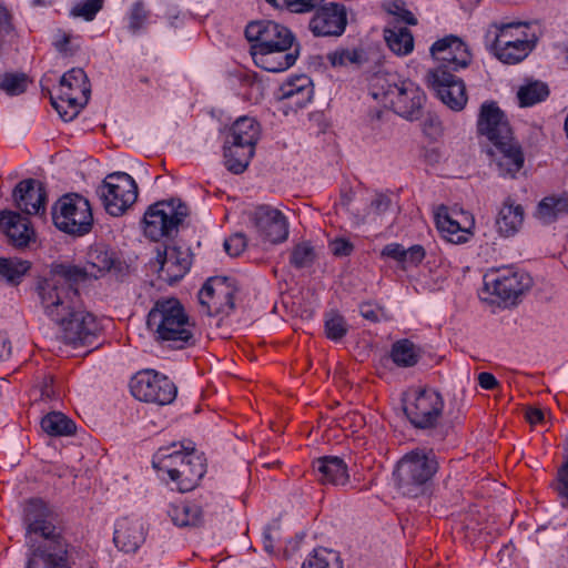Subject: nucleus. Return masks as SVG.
<instances>
[{
	"label": "nucleus",
	"mask_w": 568,
	"mask_h": 568,
	"mask_svg": "<svg viewBox=\"0 0 568 568\" xmlns=\"http://www.w3.org/2000/svg\"><path fill=\"white\" fill-rule=\"evenodd\" d=\"M169 516L174 525L179 527H196L203 523L202 508L196 504L172 505Z\"/></svg>",
	"instance_id": "obj_33"
},
{
	"label": "nucleus",
	"mask_w": 568,
	"mask_h": 568,
	"mask_svg": "<svg viewBox=\"0 0 568 568\" xmlns=\"http://www.w3.org/2000/svg\"><path fill=\"white\" fill-rule=\"evenodd\" d=\"M265 49L251 51L254 63L268 72H282L292 67L298 57V49Z\"/></svg>",
	"instance_id": "obj_27"
},
{
	"label": "nucleus",
	"mask_w": 568,
	"mask_h": 568,
	"mask_svg": "<svg viewBox=\"0 0 568 568\" xmlns=\"http://www.w3.org/2000/svg\"><path fill=\"white\" fill-rule=\"evenodd\" d=\"M97 193L105 211L112 216H120L138 199V185L133 178L124 172H113L105 176Z\"/></svg>",
	"instance_id": "obj_12"
},
{
	"label": "nucleus",
	"mask_w": 568,
	"mask_h": 568,
	"mask_svg": "<svg viewBox=\"0 0 568 568\" xmlns=\"http://www.w3.org/2000/svg\"><path fill=\"white\" fill-rule=\"evenodd\" d=\"M384 39L397 55H407L414 49V37L407 28H387L384 30Z\"/></svg>",
	"instance_id": "obj_35"
},
{
	"label": "nucleus",
	"mask_w": 568,
	"mask_h": 568,
	"mask_svg": "<svg viewBox=\"0 0 568 568\" xmlns=\"http://www.w3.org/2000/svg\"><path fill=\"white\" fill-rule=\"evenodd\" d=\"M443 409L444 399L442 395L432 388L414 390L412 398L404 407L410 423L423 429L436 426Z\"/></svg>",
	"instance_id": "obj_14"
},
{
	"label": "nucleus",
	"mask_w": 568,
	"mask_h": 568,
	"mask_svg": "<svg viewBox=\"0 0 568 568\" xmlns=\"http://www.w3.org/2000/svg\"><path fill=\"white\" fill-rule=\"evenodd\" d=\"M437 469L438 464L432 450H412L397 463L394 471L396 486L403 495L417 497L426 490Z\"/></svg>",
	"instance_id": "obj_7"
},
{
	"label": "nucleus",
	"mask_w": 568,
	"mask_h": 568,
	"mask_svg": "<svg viewBox=\"0 0 568 568\" xmlns=\"http://www.w3.org/2000/svg\"><path fill=\"white\" fill-rule=\"evenodd\" d=\"M29 84L27 74L19 72H8L0 75V89L9 95H19L23 93Z\"/></svg>",
	"instance_id": "obj_43"
},
{
	"label": "nucleus",
	"mask_w": 568,
	"mask_h": 568,
	"mask_svg": "<svg viewBox=\"0 0 568 568\" xmlns=\"http://www.w3.org/2000/svg\"><path fill=\"white\" fill-rule=\"evenodd\" d=\"M433 59L438 67L452 73L466 68L471 61V53L467 44L458 37L449 34L437 40L430 47Z\"/></svg>",
	"instance_id": "obj_18"
},
{
	"label": "nucleus",
	"mask_w": 568,
	"mask_h": 568,
	"mask_svg": "<svg viewBox=\"0 0 568 568\" xmlns=\"http://www.w3.org/2000/svg\"><path fill=\"white\" fill-rule=\"evenodd\" d=\"M477 126L479 133L487 136L491 142L488 154L499 175L515 178L516 173L524 166L525 156L520 144L513 136L503 111L494 102L484 103Z\"/></svg>",
	"instance_id": "obj_2"
},
{
	"label": "nucleus",
	"mask_w": 568,
	"mask_h": 568,
	"mask_svg": "<svg viewBox=\"0 0 568 568\" xmlns=\"http://www.w3.org/2000/svg\"><path fill=\"white\" fill-rule=\"evenodd\" d=\"M41 427L50 436H68L75 430L74 423L59 412L47 414L41 420Z\"/></svg>",
	"instance_id": "obj_38"
},
{
	"label": "nucleus",
	"mask_w": 568,
	"mask_h": 568,
	"mask_svg": "<svg viewBox=\"0 0 568 568\" xmlns=\"http://www.w3.org/2000/svg\"><path fill=\"white\" fill-rule=\"evenodd\" d=\"M526 418L530 424H536L544 419V413L539 408H528L526 412Z\"/></svg>",
	"instance_id": "obj_59"
},
{
	"label": "nucleus",
	"mask_w": 568,
	"mask_h": 568,
	"mask_svg": "<svg viewBox=\"0 0 568 568\" xmlns=\"http://www.w3.org/2000/svg\"><path fill=\"white\" fill-rule=\"evenodd\" d=\"M568 213V196H547L538 205L537 217L546 224L554 222L559 216Z\"/></svg>",
	"instance_id": "obj_34"
},
{
	"label": "nucleus",
	"mask_w": 568,
	"mask_h": 568,
	"mask_svg": "<svg viewBox=\"0 0 568 568\" xmlns=\"http://www.w3.org/2000/svg\"><path fill=\"white\" fill-rule=\"evenodd\" d=\"M132 395L142 402L166 405L174 400L178 389L166 376L153 371L139 372L130 384Z\"/></svg>",
	"instance_id": "obj_15"
},
{
	"label": "nucleus",
	"mask_w": 568,
	"mask_h": 568,
	"mask_svg": "<svg viewBox=\"0 0 568 568\" xmlns=\"http://www.w3.org/2000/svg\"><path fill=\"white\" fill-rule=\"evenodd\" d=\"M113 262L112 256L106 251L99 248L90 251L85 266L79 267L80 271H84L81 281L88 277L98 278L102 276L105 272L111 270Z\"/></svg>",
	"instance_id": "obj_36"
},
{
	"label": "nucleus",
	"mask_w": 568,
	"mask_h": 568,
	"mask_svg": "<svg viewBox=\"0 0 568 568\" xmlns=\"http://www.w3.org/2000/svg\"><path fill=\"white\" fill-rule=\"evenodd\" d=\"M83 273L84 271H80L78 266L57 264L49 277L39 281L36 291L40 306L55 325L82 305L75 284L81 282Z\"/></svg>",
	"instance_id": "obj_3"
},
{
	"label": "nucleus",
	"mask_w": 568,
	"mask_h": 568,
	"mask_svg": "<svg viewBox=\"0 0 568 568\" xmlns=\"http://www.w3.org/2000/svg\"><path fill=\"white\" fill-rule=\"evenodd\" d=\"M11 354V344L4 333L0 332V362L9 358Z\"/></svg>",
	"instance_id": "obj_57"
},
{
	"label": "nucleus",
	"mask_w": 568,
	"mask_h": 568,
	"mask_svg": "<svg viewBox=\"0 0 568 568\" xmlns=\"http://www.w3.org/2000/svg\"><path fill=\"white\" fill-rule=\"evenodd\" d=\"M245 36L253 43L251 51L291 49L294 41L293 33L286 27L268 20L248 23Z\"/></svg>",
	"instance_id": "obj_17"
},
{
	"label": "nucleus",
	"mask_w": 568,
	"mask_h": 568,
	"mask_svg": "<svg viewBox=\"0 0 568 568\" xmlns=\"http://www.w3.org/2000/svg\"><path fill=\"white\" fill-rule=\"evenodd\" d=\"M30 268V262L20 258H0V276L18 282Z\"/></svg>",
	"instance_id": "obj_42"
},
{
	"label": "nucleus",
	"mask_w": 568,
	"mask_h": 568,
	"mask_svg": "<svg viewBox=\"0 0 568 568\" xmlns=\"http://www.w3.org/2000/svg\"><path fill=\"white\" fill-rule=\"evenodd\" d=\"M190 211L180 199L151 204L142 220L144 235L153 241L171 236L189 216Z\"/></svg>",
	"instance_id": "obj_9"
},
{
	"label": "nucleus",
	"mask_w": 568,
	"mask_h": 568,
	"mask_svg": "<svg viewBox=\"0 0 568 568\" xmlns=\"http://www.w3.org/2000/svg\"><path fill=\"white\" fill-rule=\"evenodd\" d=\"M236 288L227 277L207 280L199 292L201 312L212 316L229 314L234 310V293Z\"/></svg>",
	"instance_id": "obj_16"
},
{
	"label": "nucleus",
	"mask_w": 568,
	"mask_h": 568,
	"mask_svg": "<svg viewBox=\"0 0 568 568\" xmlns=\"http://www.w3.org/2000/svg\"><path fill=\"white\" fill-rule=\"evenodd\" d=\"M146 11L142 2L133 4L130 14V28L132 30H139L146 19Z\"/></svg>",
	"instance_id": "obj_50"
},
{
	"label": "nucleus",
	"mask_w": 568,
	"mask_h": 568,
	"mask_svg": "<svg viewBox=\"0 0 568 568\" xmlns=\"http://www.w3.org/2000/svg\"><path fill=\"white\" fill-rule=\"evenodd\" d=\"M115 546L124 552H134L144 541L143 527L138 520L121 519L113 537Z\"/></svg>",
	"instance_id": "obj_29"
},
{
	"label": "nucleus",
	"mask_w": 568,
	"mask_h": 568,
	"mask_svg": "<svg viewBox=\"0 0 568 568\" xmlns=\"http://www.w3.org/2000/svg\"><path fill=\"white\" fill-rule=\"evenodd\" d=\"M103 0H85L75 4L71 14L77 18H83L87 21L94 19L95 14L102 9Z\"/></svg>",
	"instance_id": "obj_45"
},
{
	"label": "nucleus",
	"mask_w": 568,
	"mask_h": 568,
	"mask_svg": "<svg viewBox=\"0 0 568 568\" xmlns=\"http://www.w3.org/2000/svg\"><path fill=\"white\" fill-rule=\"evenodd\" d=\"M263 541L265 550L271 552L273 550V539L270 529H265V531L263 532Z\"/></svg>",
	"instance_id": "obj_62"
},
{
	"label": "nucleus",
	"mask_w": 568,
	"mask_h": 568,
	"mask_svg": "<svg viewBox=\"0 0 568 568\" xmlns=\"http://www.w3.org/2000/svg\"><path fill=\"white\" fill-rule=\"evenodd\" d=\"M191 264L192 257L187 248L170 245L163 251H158L152 266L156 270L160 280L173 284L189 272Z\"/></svg>",
	"instance_id": "obj_19"
},
{
	"label": "nucleus",
	"mask_w": 568,
	"mask_h": 568,
	"mask_svg": "<svg viewBox=\"0 0 568 568\" xmlns=\"http://www.w3.org/2000/svg\"><path fill=\"white\" fill-rule=\"evenodd\" d=\"M302 568H342V562L335 551L320 548L303 562Z\"/></svg>",
	"instance_id": "obj_41"
},
{
	"label": "nucleus",
	"mask_w": 568,
	"mask_h": 568,
	"mask_svg": "<svg viewBox=\"0 0 568 568\" xmlns=\"http://www.w3.org/2000/svg\"><path fill=\"white\" fill-rule=\"evenodd\" d=\"M251 221L263 241L277 244L288 236V222L277 209L268 205L258 206L253 212Z\"/></svg>",
	"instance_id": "obj_23"
},
{
	"label": "nucleus",
	"mask_w": 568,
	"mask_h": 568,
	"mask_svg": "<svg viewBox=\"0 0 568 568\" xmlns=\"http://www.w3.org/2000/svg\"><path fill=\"white\" fill-rule=\"evenodd\" d=\"M329 248L335 256H347L353 251V244L345 239H335L329 243Z\"/></svg>",
	"instance_id": "obj_52"
},
{
	"label": "nucleus",
	"mask_w": 568,
	"mask_h": 568,
	"mask_svg": "<svg viewBox=\"0 0 568 568\" xmlns=\"http://www.w3.org/2000/svg\"><path fill=\"white\" fill-rule=\"evenodd\" d=\"M485 39L495 57L506 64H516L527 58L537 40L529 33L528 24L521 22L493 23Z\"/></svg>",
	"instance_id": "obj_6"
},
{
	"label": "nucleus",
	"mask_w": 568,
	"mask_h": 568,
	"mask_svg": "<svg viewBox=\"0 0 568 568\" xmlns=\"http://www.w3.org/2000/svg\"><path fill=\"white\" fill-rule=\"evenodd\" d=\"M246 246V239L243 233H235L224 242V248L230 256H239Z\"/></svg>",
	"instance_id": "obj_48"
},
{
	"label": "nucleus",
	"mask_w": 568,
	"mask_h": 568,
	"mask_svg": "<svg viewBox=\"0 0 568 568\" xmlns=\"http://www.w3.org/2000/svg\"><path fill=\"white\" fill-rule=\"evenodd\" d=\"M57 326L61 339L73 346L89 343L98 329L94 316L84 310L83 304Z\"/></svg>",
	"instance_id": "obj_22"
},
{
	"label": "nucleus",
	"mask_w": 568,
	"mask_h": 568,
	"mask_svg": "<svg viewBox=\"0 0 568 568\" xmlns=\"http://www.w3.org/2000/svg\"><path fill=\"white\" fill-rule=\"evenodd\" d=\"M485 287L505 302H514L528 291L532 280L525 271L514 266L489 270L484 276Z\"/></svg>",
	"instance_id": "obj_13"
},
{
	"label": "nucleus",
	"mask_w": 568,
	"mask_h": 568,
	"mask_svg": "<svg viewBox=\"0 0 568 568\" xmlns=\"http://www.w3.org/2000/svg\"><path fill=\"white\" fill-rule=\"evenodd\" d=\"M404 251L405 247L403 245L398 243H392L383 248L382 255L403 263Z\"/></svg>",
	"instance_id": "obj_53"
},
{
	"label": "nucleus",
	"mask_w": 568,
	"mask_h": 568,
	"mask_svg": "<svg viewBox=\"0 0 568 568\" xmlns=\"http://www.w3.org/2000/svg\"><path fill=\"white\" fill-rule=\"evenodd\" d=\"M0 229L17 247L28 245L34 236L29 219L18 212H0Z\"/></svg>",
	"instance_id": "obj_26"
},
{
	"label": "nucleus",
	"mask_w": 568,
	"mask_h": 568,
	"mask_svg": "<svg viewBox=\"0 0 568 568\" xmlns=\"http://www.w3.org/2000/svg\"><path fill=\"white\" fill-rule=\"evenodd\" d=\"M352 201H353V193L352 192L343 193L342 196H341L338 206L341 209L345 210L346 212H349L351 211L349 206H351Z\"/></svg>",
	"instance_id": "obj_61"
},
{
	"label": "nucleus",
	"mask_w": 568,
	"mask_h": 568,
	"mask_svg": "<svg viewBox=\"0 0 568 568\" xmlns=\"http://www.w3.org/2000/svg\"><path fill=\"white\" fill-rule=\"evenodd\" d=\"M281 99H293L302 95V102H310L313 95L311 79L306 75L295 77L283 83L280 88Z\"/></svg>",
	"instance_id": "obj_39"
},
{
	"label": "nucleus",
	"mask_w": 568,
	"mask_h": 568,
	"mask_svg": "<svg viewBox=\"0 0 568 568\" xmlns=\"http://www.w3.org/2000/svg\"><path fill=\"white\" fill-rule=\"evenodd\" d=\"M549 94L548 85L541 81H529L521 85L517 92L520 106H530L542 100Z\"/></svg>",
	"instance_id": "obj_40"
},
{
	"label": "nucleus",
	"mask_w": 568,
	"mask_h": 568,
	"mask_svg": "<svg viewBox=\"0 0 568 568\" xmlns=\"http://www.w3.org/2000/svg\"><path fill=\"white\" fill-rule=\"evenodd\" d=\"M26 538L31 554L26 568H67V544L53 524L49 507L41 499H30L24 508Z\"/></svg>",
	"instance_id": "obj_1"
},
{
	"label": "nucleus",
	"mask_w": 568,
	"mask_h": 568,
	"mask_svg": "<svg viewBox=\"0 0 568 568\" xmlns=\"http://www.w3.org/2000/svg\"><path fill=\"white\" fill-rule=\"evenodd\" d=\"M224 163L226 169L234 173H243L254 155L255 148L251 145H233L224 143Z\"/></svg>",
	"instance_id": "obj_32"
},
{
	"label": "nucleus",
	"mask_w": 568,
	"mask_h": 568,
	"mask_svg": "<svg viewBox=\"0 0 568 568\" xmlns=\"http://www.w3.org/2000/svg\"><path fill=\"white\" fill-rule=\"evenodd\" d=\"M16 206L28 215L45 212L47 192L43 184L34 179L20 181L12 193Z\"/></svg>",
	"instance_id": "obj_25"
},
{
	"label": "nucleus",
	"mask_w": 568,
	"mask_h": 568,
	"mask_svg": "<svg viewBox=\"0 0 568 568\" xmlns=\"http://www.w3.org/2000/svg\"><path fill=\"white\" fill-rule=\"evenodd\" d=\"M52 220L59 230L83 235L91 230L93 223L90 203L79 194H65L53 205Z\"/></svg>",
	"instance_id": "obj_11"
},
{
	"label": "nucleus",
	"mask_w": 568,
	"mask_h": 568,
	"mask_svg": "<svg viewBox=\"0 0 568 568\" xmlns=\"http://www.w3.org/2000/svg\"><path fill=\"white\" fill-rule=\"evenodd\" d=\"M314 258V248L307 243L296 245L291 254V263L297 268L310 266Z\"/></svg>",
	"instance_id": "obj_44"
},
{
	"label": "nucleus",
	"mask_w": 568,
	"mask_h": 568,
	"mask_svg": "<svg viewBox=\"0 0 568 568\" xmlns=\"http://www.w3.org/2000/svg\"><path fill=\"white\" fill-rule=\"evenodd\" d=\"M313 468L317 480L324 485H345L349 478L346 464L336 456H324L316 459Z\"/></svg>",
	"instance_id": "obj_28"
},
{
	"label": "nucleus",
	"mask_w": 568,
	"mask_h": 568,
	"mask_svg": "<svg viewBox=\"0 0 568 568\" xmlns=\"http://www.w3.org/2000/svg\"><path fill=\"white\" fill-rule=\"evenodd\" d=\"M389 12L398 17L402 21L406 22L407 24L415 26L417 23V20L414 17V14L409 10L398 4H394V9H392Z\"/></svg>",
	"instance_id": "obj_54"
},
{
	"label": "nucleus",
	"mask_w": 568,
	"mask_h": 568,
	"mask_svg": "<svg viewBox=\"0 0 568 568\" xmlns=\"http://www.w3.org/2000/svg\"><path fill=\"white\" fill-rule=\"evenodd\" d=\"M426 80L429 88L450 109L459 111L465 106L467 102L465 85L454 74L440 68H435L428 71Z\"/></svg>",
	"instance_id": "obj_20"
},
{
	"label": "nucleus",
	"mask_w": 568,
	"mask_h": 568,
	"mask_svg": "<svg viewBox=\"0 0 568 568\" xmlns=\"http://www.w3.org/2000/svg\"><path fill=\"white\" fill-rule=\"evenodd\" d=\"M292 101V105H295V106H298V108H303L305 106L308 102H302V95H294L293 99H290Z\"/></svg>",
	"instance_id": "obj_64"
},
{
	"label": "nucleus",
	"mask_w": 568,
	"mask_h": 568,
	"mask_svg": "<svg viewBox=\"0 0 568 568\" xmlns=\"http://www.w3.org/2000/svg\"><path fill=\"white\" fill-rule=\"evenodd\" d=\"M390 200L386 195L378 194L373 201L372 206L376 213L381 214L388 210Z\"/></svg>",
	"instance_id": "obj_56"
},
{
	"label": "nucleus",
	"mask_w": 568,
	"mask_h": 568,
	"mask_svg": "<svg viewBox=\"0 0 568 568\" xmlns=\"http://www.w3.org/2000/svg\"><path fill=\"white\" fill-rule=\"evenodd\" d=\"M146 324L156 341L172 347L184 348L196 342L195 323L174 297L158 300L148 314Z\"/></svg>",
	"instance_id": "obj_4"
},
{
	"label": "nucleus",
	"mask_w": 568,
	"mask_h": 568,
	"mask_svg": "<svg viewBox=\"0 0 568 568\" xmlns=\"http://www.w3.org/2000/svg\"><path fill=\"white\" fill-rule=\"evenodd\" d=\"M347 16L344 6L332 2L320 8L310 21L315 37H338L346 28Z\"/></svg>",
	"instance_id": "obj_24"
},
{
	"label": "nucleus",
	"mask_w": 568,
	"mask_h": 568,
	"mask_svg": "<svg viewBox=\"0 0 568 568\" xmlns=\"http://www.w3.org/2000/svg\"><path fill=\"white\" fill-rule=\"evenodd\" d=\"M435 217L436 226L446 241L460 244L467 242L470 237L475 221L468 212L463 210L449 211L447 207L442 206L438 209Z\"/></svg>",
	"instance_id": "obj_21"
},
{
	"label": "nucleus",
	"mask_w": 568,
	"mask_h": 568,
	"mask_svg": "<svg viewBox=\"0 0 568 568\" xmlns=\"http://www.w3.org/2000/svg\"><path fill=\"white\" fill-rule=\"evenodd\" d=\"M390 357L397 366L410 367L417 364L420 352L409 339H400L393 344Z\"/></svg>",
	"instance_id": "obj_37"
},
{
	"label": "nucleus",
	"mask_w": 568,
	"mask_h": 568,
	"mask_svg": "<svg viewBox=\"0 0 568 568\" xmlns=\"http://www.w3.org/2000/svg\"><path fill=\"white\" fill-rule=\"evenodd\" d=\"M325 0H287V8L295 13L312 11L322 4Z\"/></svg>",
	"instance_id": "obj_49"
},
{
	"label": "nucleus",
	"mask_w": 568,
	"mask_h": 568,
	"mask_svg": "<svg viewBox=\"0 0 568 568\" xmlns=\"http://www.w3.org/2000/svg\"><path fill=\"white\" fill-rule=\"evenodd\" d=\"M10 28V16L4 8H0V34L9 32Z\"/></svg>",
	"instance_id": "obj_58"
},
{
	"label": "nucleus",
	"mask_w": 568,
	"mask_h": 568,
	"mask_svg": "<svg viewBox=\"0 0 568 568\" xmlns=\"http://www.w3.org/2000/svg\"><path fill=\"white\" fill-rule=\"evenodd\" d=\"M333 67H344L361 63V54L356 50H338L328 54Z\"/></svg>",
	"instance_id": "obj_47"
},
{
	"label": "nucleus",
	"mask_w": 568,
	"mask_h": 568,
	"mask_svg": "<svg viewBox=\"0 0 568 568\" xmlns=\"http://www.w3.org/2000/svg\"><path fill=\"white\" fill-rule=\"evenodd\" d=\"M258 139L260 126L256 121L248 116H242L233 123L224 143L233 145H251L255 148Z\"/></svg>",
	"instance_id": "obj_30"
},
{
	"label": "nucleus",
	"mask_w": 568,
	"mask_h": 568,
	"mask_svg": "<svg viewBox=\"0 0 568 568\" xmlns=\"http://www.w3.org/2000/svg\"><path fill=\"white\" fill-rule=\"evenodd\" d=\"M523 221V207L510 200H506L498 212L496 226L501 235L511 236L518 232Z\"/></svg>",
	"instance_id": "obj_31"
},
{
	"label": "nucleus",
	"mask_w": 568,
	"mask_h": 568,
	"mask_svg": "<svg viewBox=\"0 0 568 568\" xmlns=\"http://www.w3.org/2000/svg\"><path fill=\"white\" fill-rule=\"evenodd\" d=\"M425 251L420 245H414L409 248H405L403 264L416 265L423 261Z\"/></svg>",
	"instance_id": "obj_51"
},
{
	"label": "nucleus",
	"mask_w": 568,
	"mask_h": 568,
	"mask_svg": "<svg viewBox=\"0 0 568 568\" xmlns=\"http://www.w3.org/2000/svg\"><path fill=\"white\" fill-rule=\"evenodd\" d=\"M326 335L328 338L338 341L347 333L345 320L338 314H332L325 322Z\"/></svg>",
	"instance_id": "obj_46"
},
{
	"label": "nucleus",
	"mask_w": 568,
	"mask_h": 568,
	"mask_svg": "<svg viewBox=\"0 0 568 568\" xmlns=\"http://www.w3.org/2000/svg\"><path fill=\"white\" fill-rule=\"evenodd\" d=\"M478 383L484 389H494L498 385L496 377L487 372L478 375Z\"/></svg>",
	"instance_id": "obj_55"
},
{
	"label": "nucleus",
	"mask_w": 568,
	"mask_h": 568,
	"mask_svg": "<svg viewBox=\"0 0 568 568\" xmlns=\"http://www.w3.org/2000/svg\"><path fill=\"white\" fill-rule=\"evenodd\" d=\"M361 314L364 318L377 322L378 321V314L377 312L369 305V304H363L361 306Z\"/></svg>",
	"instance_id": "obj_60"
},
{
	"label": "nucleus",
	"mask_w": 568,
	"mask_h": 568,
	"mask_svg": "<svg viewBox=\"0 0 568 568\" xmlns=\"http://www.w3.org/2000/svg\"><path fill=\"white\" fill-rule=\"evenodd\" d=\"M70 38L67 34L62 36V39L60 41H57L55 47L59 51H65L67 45L69 44Z\"/></svg>",
	"instance_id": "obj_63"
},
{
	"label": "nucleus",
	"mask_w": 568,
	"mask_h": 568,
	"mask_svg": "<svg viewBox=\"0 0 568 568\" xmlns=\"http://www.w3.org/2000/svg\"><path fill=\"white\" fill-rule=\"evenodd\" d=\"M89 94L90 84L85 72L73 68L62 75L59 95L51 98V103L63 121H71L88 103Z\"/></svg>",
	"instance_id": "obj_10"
},
{
	"label": "nucleus",
	"mask_w": 568,
	"mask_h": 568,
	"mask_svg": "<svg viewBox=\"0 0 568 568\" xmlns=\"http://www.w3.org/2000/svg\"><path fill=\"white\" fill-rule=\"evenodd\" d=\"M153 466L166 471L181 491L195 488L205 473L203 459L193 448H185L184 452L161 448L154 456Z\"/></svg>",
	"instance_id": "obj_8"
},
{
	"label": "nucleus",
	"mask_w": 568,
	"mask_h": 568,
	"mask_svg": "<svg viewBox=\"0 0 568 568\" xmlns=\"http://www.w3.org/2000/svg\"><path fill=\"white\" fill-rule=\"evenodd\" d=\"M372 97L385 106L392 108L398 115L415 121L422 116L426 100L420 88L410 80H397L395 77L376 75L373 80Z\"/></svg>",
	"instance_id": "obj_5"
}]
</instances>
